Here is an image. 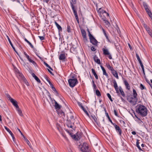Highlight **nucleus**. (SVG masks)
<instances>
[{"mask_svg":"<svg viewBox=\"0 0 152 152\" xmlns=\"http://www.w3.org/2000/svg\"><path fill=\"white\" fill-rule=\"evenodd\" d=\"M11 136H12V139L14 141V140H15V138L14 136V135L13 134H11Z\"/></svg>","mask_w":152,"mask_h":152,"instance_id":"obj_61","label":"nucleus"},{"mask_svg":"<svg viewBox=\"0 0 152 152\" xmlns=\"http://www.w3.org/2000/svg\"><path fill=\"white\" fill-rule=\"evenodd\" d=\"M16 110L20 115L21 116H23V115L22 113L21 110L20 109L19 107L18 108L16 109Z\"/></svg>","mask_w":152,"mask_h":152,"instance_id":"obj_25","label":"nucleus"},{"mask_svg":"<svg viewBox=\"0 0 152 152\" xmlns=\"http://www.w3.org/2000/svg\"><path fill=\"white\" fill-rule=\"evenodd\" d=\"M88 36L90 42L94 45L96 47H98V44L99 43L95 39L94 37L90 33L88 29Z\"/></svg>","mask_w":152,"mask_h":152,"instance_id":"obj_2","label":"nucleus"},{"mask_svg":"<svg viewBox=\"0 0 152 152\" xmlns=\"http://www.w3.org/2000/svg\"><path fill=\"white\" fill-rule=\"evenodd\" d=\"M93 86L94 89H96V86L95 84H94L93 85Z\"/></svg>","mask_w":152,"mask_h":152,"instance_id":"obj_64","label":"nucleus"},{"mask_svg":"<svg viewBox=\"0 0 152 152\" xmlns=\"http://www.w3.org/2000/svg\"><path fill=\"white\" fill-rule=\"evenodd\" d=\"M119 90L120 92L121 93L122 95L124 97L125 96V93H124V91H123V89H122V88H121V87H119Z\"/></svg>","mask_w":152,"mask_h":152,"instance_id":"obj_26","label":"nucleus"},{"mask_svg":"<svg viewBox=\"0 0 152 152\" xmlns=\"http://www.w3.org/2000/svg\"><path fill=\"white\" fill-rule=\"evenodd\" d=\"M6 95L7 97L9 98V99L10 101L11 100V99H13L12 98H11V97L10 96V95L8 94H6Z\"/></svg>","mask_w":152,"mask_h":152,"instance_id":"obj_41","label":"nucleus"},{"mask_svg":"<svg viewBox=\"0 0 152 152\" xmlns=\"http://www.w3.org/2000/svg\"><path fill=\"white\" fill-rule=\"evenodd\" d=\"M44 64L46 66H47L48 67H49H49H50V66L49 65H48V64L46 63V62H45L44 61Z\"/></svg>","mask_w":152,"mask_h":152,"instance_id":"obj_53","label":"nucleus"},{"mask_svg":"<svg viewBox=\"0 0 152 152\" xmlns=\"http://www.w3.org/2000/svg\"><path fill=\"white\" fill-rule=\"evenodd\" d=\"M94 61L98 64H100L101 62L100 60L96 55L94 57Z\"/></svg>","mask_w":152,"mask_h":152,"instance_id":"obj_15","label":"nucleus"},{"mask_svg":"<svg viewBox=\"0 0 152 152\" xmlns=\"http://www.w3.org/2000/svg\"><path fill=\"white\" fill-rule=\"evenodd\" d=\"M65 58V56L64 53L61 54L59 57V59L60 60H63Z\"/></svg>","mask_w":152,"mask_h":152,"instance_id":"obj_21","label":"nucleus"},{"mask_svg":"<svg viewBox=\"0 0 152 152\" xmlns=\"http://www.w3.org/2000/svg\"><path fill=\"white\" fill-rule=\"evenodd\" d=\"M140 88L142 90L146 89L145 87L142 84H140Z\"/></svg>","mask_w":152,"mask_h":152,"instance_id":"obj_40","label":"nucleus"},{"mask_svg":"<svg viewBox=\"0 0 152 152\" xmlns=\"http://www.w3.org/2000/svg\"><path fill=\"white\" fill-rule=\"evenodd\" d=\"M44 2H45L46 3H48V2H49L50 0H42Z\"/></svg>","mask_w":152,"mask_h":152,"instance_id":"obj_60","label":"nucleus"},{"mask_svg":"<svg viewBox=\"0 0 152 152\" xmlns=\"http://www.w3.org/2000/svg\"><path fill=\"white\" fill-rule=\"evenodd\" d=\"M84 112L86 113V114L88 116H89V115L87 112V111L85 110V108L84 107L82 109Z\"/></svg>","mask_w":152,"mask_h":152,"instance_id":"obj_42","label":"nucleus"},{"mask_svg":"<svg viewBox=\"0 0 152 152\" xmlns=\"http://www.w3.org/2000/svg\"><path fill=\"white\" fill-rule=\"evenodd\" d=\"M115 90L116 91V93H119V90H118V87H117V88H115Z\"/></svg>","mask_w":152,"mask_h":152,"instance_id":"obj_56","label":"nucleus"},{"mask_svg":"<svg viewBox=\"0 0 152 152\" xmlns=\"http://www.w3.org/2000/svg\"><path fill=\"white\" fill-rule=\"evenodd\" d=\"M111 72L114 76L115 77H116L118 79L119 78L118 73L115 70H114L112 72Z\"/></svg>","mask_w":152,"mask_h":152,"instance_id":"obj_20","label":"nucleus"},{"mask_svg":"<svg viewBox=\"0 0 152 152\" xmlns=\"http://www.w3.org/2000/svg\"><path fill=\"white\" fill-rule=\"evenodd\" d=\"M123 80H124V84L125 85L126 89H128V90H129L130 88V86L129 85V84L128 83V82H127L126 80L124 78H123Z\"/></svg>","mask_w":152,"mask_h":152,"instance_id":"obj_13","label":"nucleus"},{"mask_svg":"<svg viewBox=\"0 0 152 152\" xmlns=\"http://www.w3.org/2000/svg\"><path fill=\"white\" fill-rule=\"evenodd\" d=\"M52 89V90L54 91L55 92V91H56V90L55 88L53 86H52L51 87H50Z\"/></svg>","mask_w":152,"mask_h":152,"instance_id":"obj_48","label":"nucleus"},{"mask_svg":"<svg viewBox=\"0 0 152 152\" xmlns=\"http://www.w3.org/2000/svg\"><path fill=\"white\" fill-rule=\"evenodd\" d=\"M32 76L34 78L35 80L39 83H40L41 81L39 78L35 75L34 73L31 74Z\"/></svg>","mask_w":152,"mask_h":152,"instance_id":"obj_18","label":"nucleus"},{"mask_svg":"<svg viewBox=\"0 0 152 152\" xmlns=\"http://www.w3.org/2000/svg\"><path fill=\"white\" fill-rule=\"evenodd\" d=\"M127 99L128 102L133 105H135L137 101L138 98L134 97L132 95H130L128 96Z\"/></svg>","mask_w":152,"mask_h":152,"instance_id":"obj_3","label":"nucleus"},{"mask_svg":"<svg viewBox=\"0 0 152 152\" xmlns=\"http://www.w3.org/2000/svg\"><path fill=\"white\" fill-rule=\"evenodd\" d=\"M77 79L75 78L74 77H72V78L68 80V83L69 86L71 87H73L78 83Z\"/></svg>","mask_w":152,"mask_h":152,"instance_id":"obj_4","label":"nucleus"},{"mask_svg":"<svg viewBox=\"0 0 152 152\" xmlns=\"http://www.w3.org/2000/svg\"><path fill=\"white\" fill-rule=\"evenodd\" d=\"M24 40L25 41H26L29 44V45H30V47L31 48H34L33 45L32 44L28 41L26 38H25Z\"/></svg>","mask_w":152,"mask_h":152,"instance_id":"obj_31","label":"nucleus"},{"mask_svg":"<svg viewBox=\"0 0 152 152\" xmlns=\"http://www.w3.org/2000/svg\"><path fill=\"white\" fill-rule=\"evenodd\" d=\"M5 129L9 133V134L11 135V134H12V133L11 132V131L10 130V129L7 128L6 126H4V127Z\"/></svg>","mask_w":152,"mask_h":152,"instance_id":"obj_30","label":"nucleus"},{"mask_svg":"<svg viewBox=\"0 0 152 152\" xmlns=\"http://www.w3.org/2000/svg\"><path fill=\"white\" fill-rule=\"evenodd\" d=\"M81 31L82 37L84 38V39H85L86 40H87V38L86 35V32L85 31L84 29H81Z\"/></svg>","mask_w":152,"mask_h":152,"instance_id":"obj_9","label":"nucleus"},{"mask_svg":"<svg viewBox=\"0 0 152 152\" xmlns=\"http://www.w3.org/2000/svg\"><path fill=\"white\" fill-rule=\"evenodd\" d=\"M133 96H134V97H137V92L136 90L134 89H133Z\"/></svg>","mask_w":152,"mask_h":152,"instance_id":"obj_27","label":"nucleus"},{"mask_svg":"<svg viewBox=\"0 0 152 152\" xmlns=\"http://www.w3.org/2000/svg\"><path fill=\"white\" fill-rule=\"evenodd\" d=\"M74 118V117L73 115H71L70 116V118L72 121H73V120H75V119Z\"/></svg>","mask_w":152,"mask_h":152,"instance_id":"obj_49","label":"nucleus"},{"mask_svg":"<svg viewBox=\"0 0 152 152\" xmlns=\"http://www.w3.org/2000/svg\"><path fill=\"white\" fill-rule=\"evenodd\" d=\"M14 50L15 51V52L17 54L18 56L19 57L20 59L22 61H23V59H22V58H21V57H20V56L19 55V53H18V52H17V51L15 49V48H13Z\"/></svg>","mask_w":152,"mask_h":152,"instance_id":"obj_34","label":"nucleus"},{"mask_svg":"<svg viewBox=\"0 0 152 152\" xmlns=\"http://www.w3.org/2000/svg\"><path fill=\"white\" fill-rule=\"evenodd\" d=\"M136 57L137 58V59L139 62L140 64L142 63V62L140 59V58L139 56L138 55V54L137 53H136Z\"/></svg>","mask_w":152,"mask_h":152,"instance_id":"obj_29","label":"nucleus"},{"mask_svg":"<svg viewBox=\"0 0 152 152\" xmlns=\"http://www.w3.org/2000/svg\"><path fill=\"white\" fill-rule=\"evenodd\" d=\"M136 111L137 113L142 117L146 116L147 114V108L143 105H137L136 109Z\"/></svg>","mask_w":152,"mask_h":152,"instance_id":"obj_1","label":"nucleus"},{"mask_svg":"<svg viewBox=\"0 0 152 152\" xmlns=\"http://www.w3.org/2000/svg\"><path fill=\"white\" fill-rule=\"evenodd\" d=\"M78 105L82 109L84 107L83 106V105L80 102H78L77 103Z\"/></svg>","mask_w":152,"mask_h":152,"instance_id":"obj_45","label":"nucleus"},{"mask_svg":"<svg viewBox=\"0 0 152 152\" xmlns=\"http://www.w3.org/2000/svg\"><path fill=\"white\" fill-rule=\"evenodd\" d=\"M81 150L83 152H90L87 143H83L80 148Z\"/></svg>","mask_w":152,"mask_h":152,"instance_id":"obj_5","label":"nucleus"},{"mask_svg":"<svg viewBox=\"0 0 152 152\" xmlns=\"http://www.w3.org/2000/svg\"><path fill=\"white\" fill-rule=\"evenodd\" d=\"M103 50L104 53L105 55H109L108 57L110 59H111L112 58V57L111 55H110V53L109 52L107 49H104L103 48Z\"/></svg>","mask_w":152,"mask_h":152,"instance_id":"obj_11","label":"nucleus"},{"mask_svg":"<svg viewBox=\"0 0 152 152\" xmlns=\"http://www.w3.org/2000/svg\"><path fill=\"white\" fill-rule=\"evenodd\" d=\"M142 25L145 28V29L148 33L151 30L150 29V28L148 27L146 24L145 23H143L142 24Z\"/></svg>","mask_w":152,"mask_h":152,"instance_id":"obj_17","label":"nucleus"},{"mask_svg":"<svg viewBox=\"0 0 152 152\" xmlns=\"http://www.w3.org/2000/svg\"><path fill=\"white\" fill-rule=\"evenodd\" d=\"M55 109L57 110H59L60 109L61 107V106L59 105L57 102L55 101Z\"/></svg>","mask_w":152,"mask_h":152,"instance_id":"obj_14","label":"nucleus"},{"mask_svg":"<svg viewBox=\"0 0 152 152\" xmlns=\"http://www.w3.org/2000/svg\"><path fill=\"white\" fill-rule=\"evenodd\" d=\"M107 67L111 71V72L114 70L113 68L110 66V65H108L107 66Z\"/></svg>","mask_w":152,"mask_h":152,"instance_id":"obj_33","label":"nucleus"},{"mask_svg":"<svg viewBox=\"0 0 152 152\" xmlns=\"http://www.w3.org/2000/svg\"><path fill=\"white\" fill-rule=\"evenodd\" d=\"M94 76H95L96 79H98V76L96 74V73L95 74H94Z\"/></svg>","mask_w":152,"mask_h":152,"instance_id":"obj_52","label":"nucleus"},{"mask_svg":"<svg viewBox=\"0 0 152 152\" xmlns=\"http://www.w3.org/2000/svg\"><path fill=\"white\" fill-rule=\"evenodd\" d=\"M105 23H106V24L107 25H108V26H109V25H110V23H109V22L107 20H106L105 21Z\"/></svg>","mask_w":152,"mask_h":152,"instance_id":"obj_57","label":"nucleus"},{"mask_svg":"<svg viewBox=\"0 0 152 152\" xmlns=\"http://www.w3.org/2000/svg\"><path fill=\"white\" fill-rule=\"evenodd\" d=\"M148 33L152 38V30H151Z\"/></svg>","mask_w":152,"mask_h":152,"instance_id":"obj_55","label":"nucleus"},{"mask_svg":"<svg viewBox=\"0 0 152 152\" xmlns=\"http://www.w3.org/2000/svg\"><path fill=\"white\" fill-rule=\"evenodd\" d=\"M91 116L95 122H97V120L95 115H91Z\"/></svg>","mask_w":152,"mask_h":152,"instance_id":"obj_37","label":"nucleus"},{"mask_svg":"<svg viewBox=\"0 0 152 152\" xmlns=\"http://www.w3.org/2000/svg\"><path fill=\"white\" fill-rule=\"evenodd\" d=\"M29 61L30 62L32 63L34 65H36V63L34 61H33V60H31V59L29 60Z\"/></svg>","mask_w":152,"mask_h":152,"instance_id":"obj_43","label":"nucleus"},{"mask_svg":"<svg viewBox=\"0 0 152 152\" xmlns=\"http://www.w3.org/2000/svg\"><path fill=\"white\" fill-rule=\"evenodd\" d=\"M98 12H99L100 13H105L107 15V16H109V14L107 12L105 11H104L103 10V9H102V8H100L99 9V10H98Z\"/></svg>","mask_w":152,"mask_h":152,"instance_id":"obj_22","label":"nucleus"},{"mask_svg":"<svg viewBox=\"0 0 152 152\" xmlns=\"http://www.w3.org/2000/svg\"><path fill=\"white\" fill-rule=\"evenodd\" d=\"M55 23L58 29L59 32V33L60 31H61L62 30V29L61 27L56 21L55 22Z\"/></svg>","mask_w":152,"mask_h":152,"instance_id":"obj_19","label":"nucleus"},{"mask_svg":"<svg viewBox=\"0 0 152 152\" xmlns=\"http://www.w3.org/2000/svg\"><path fill=\"white\" fill-rule=\"evenodd\" d=\"M18 74H17V75L19 76V77L22 79V80H23L24 78H25L23 76V75L22 73H21L20 72L18 71Z\"/></svg>","mask_w":152,"mask_h":152,"instance_id":"obj_23","label":"nucleus"},{"mask_svg":"<svg viewBox=\"0 0 152 152\" xmlns=\"http://www.w3.org/2000/svg\"><path fill=\"white\" fill-rule=\"evenodd\" d=\"M76 19L78 18L77 13L74 14Z\"/></svg>","mask_w":152,"mask_h":152,"instance_id":"obj_63","label":"nucleus"},{"mask_svg":"<svg viewBox=\"0 0 152 152\" xmlns=\"http://www.w3.org/2000/svg\"><path fill=\"white\" fill-rule=\"evenodd\" d=\"M101 28L102 29L103 33L106 32L104 29L102 27V26H101Z\"/></svg>","mask_w":152,"mask_h":152,"instance_id":"obj_62","label":"nucleus"},{"mask_svg":"<svg viewBox=\"0 0 152 152\" xmlns=\"http://www.w3.org/2000/svg\"><path fill=\"white\" fill-rule=\"evenodd\" d=\"M114 113L115 115L118 116V114L116 111L115 110L114 111Z\"/></svg>","mask_w":152,"mask_h":152,"instance_id":"obj_54","label":"nucleus"},{"mask_svg":"<svg viewBox=\"0 0 152 152\" xmlns=\"http://www.w3.org/2000/svg\"><path fill=\"white\" fill-rule=\"evenodd\" d=\"M114 84V88H117L118 87L117 83L115 80H114L113 82Z\"/></svg>","mask_w":152,"mask_h":152,"instance_id":"obj_35","label":"nucleus"},{"mask_svg":"<svg viewBox=\"0 0 152 152\" xmlns=\"http://www.w3.org/2000/svg\"><path fill=\"white\" fill-rule=\"evenodd\" d=\"M18 130V131L20 133L21 135H22V136L23 137L24 140L27 143V144L31 148L32 146L31 145L30 142L28 140L26 137L23 135L22 133L20 131V130L17 128Z\"/></svg>","mask_w":152,"mask_h":152,"instance_id":"obj_7","label":"nucleus"},{"mask_svg":"<svg viewBox=\"0 0 152 152\" xmlns=\"http://www.w3.org/2000/svg\"><path fill=\"white\" fill-rule=\"evenodd\" d=\"M91 70H92V72L93 73V75L96 73V72L94 69H91Z\"/></svg>","mask_w":152,"mask_h":152,"instance_id":"obj_58","label":"nucleus"},{"mask_svg":"<svg viewBox=\"0 0 152 152\" xmlns=\"http://www.w3.org/2000/svg\"><path fill=\"white\" fill-rule=\"evenodd\" d=\"M8 37V41L10 43V45H11V46L12 47V48H14L13 46V45L12 43V42H11V41L10 40V38L8 37Z\"/></svg>","mask_w":152,"mask_h":152,"instance_id":"obj_44","label":"nucleus"},{"mask_svg":"<svg viewBox=\"0 0 152 152\" xmlns=\"http://www.w3.org/2000/svg\"><path fill=\"white\" fill-rule=\"evenodd\" d=\"M24 55L27 58V59H28V60L29 61L30 58L29 56L25 52H24Z\"/></svg>","mask_w":152,"mask_h":152,"instance_id":"obj_39","label":"nucleus"},{"mask_svg":"<svg viewBox=\"0 0 152 152\" xmlns=\"http://www.w3.org/2000/svg\"><path fill=\"white\" fill-rule=\"evenodd\" d=\"M143 5L146 11V12L147 13L148 15L149 16L150 15H151L152 14V13L151 11L149 10V8H148V6L145 2H144L143 3Z\"/></svg>","mask_w":152,"mask_h":152,"instance_id":"obj_6","label":"nucleus"},{"mask_svg":"<svg viewBox=\"0 0 152 152\" xmlns=\"http://www.w3.org/2000/svg\"><path fill=\"white\" fill-rule=\"evenodd\" d=\"M137 146V147L140 150V151H142V149L141 148H140V147L139 145H137L136 146Z\"/></svg>","mask_w":152,"mask_h":152,"instance_id":"obj_59","label":"nucleus"},{"mask_svg":"<svg viewBox=\"0 0 152 152\" xmlns=\"http://www.w3.org/2000/svg\"><path fill=\"white\" fill-rule=\"evenodd\" d=\"M113 125L114 126L116 130L119 132V135H121V130L120 128L115 124H114V125Z\"/></svg>","mask_w":152,"mask_h":152,"instance_id":"obj_12","label":"nucleus"},{"mask_svg":"<svg viewBox=\"0 0 152 152\" xmlns=\"http://www.w3.org/2000/svg\"><path fill=\"white\" fill-rule=\"evenodd\" d=\"M72 120L71 121L70 120L68 119L67 120L66 125L68 127L70 128H72L73 126L72 125H74L75 124V122H73L72 123Z\"/></svg>","mask_w":152,"mask_h":152,"instance_id":"obj_8","label":"nucleus"},{"mask_svg":"<svg viewBox=\"0 0 152 152\" xmlns=\"http://www.w3.org/2000/svg\"><path fill=\"white\" fill-rule=\"evenodd\" d=\"M106 115L108 119L109 120V121L112 123V124H113V125H114V124L113 122L111 120L110 118V117L108 113H106Z\"/></svg>","mask_w":152,"mask_h":152,"instance_id":"obj_28","label":"nucleus"},{"mask_svg":"<svg viewBox=\"0 0 152 152\" xmlns=\"http://www.w3.org/2000/svg\"><path fill=\"white\" fill-rule=\"evenodd\" d=\"M59 114H60L62 116H64V113L63 111H61L60 113H58Z\"/></svg>","mask_w":152,"mask_h":152,"instance_id":"obj_50","label":"nucleus"},{"mask_svg":"<svg viewBox=\"0 0 152 152\" xmlns=\"http://www.w3.org/2000/svg\"><path fill=\"white\" fill-rule=\"evenodd\" d=\"M38 37L41 40H42L45 39V37L44 36H38Z\"/></svg>","mask_w":152,"mask_h":152,"instance_id":"obj_46","label":"nucleus"},{"mask_svg":"<svg viewBox=\"0 0 152 152\" xmlns=\"http://www.w3.org/2000/svg\"><path fill=\"white\" fill-rule=\"evenodd\" d=\"M96 94L98 96H101V93L98 90H96Z\"/></svg>","mask_w":152,"mask_h":152,"instance_id":"obj_32","label":"nucleus"},{"mask_svg":"<svg viewBox=\"0 0 152 152\" xmlns=\"http://www.w3.org/2000/svg\"><path fill=\"white\" fill-rule=\"evenodd\" d=\"M72 2H71L72 4H75L76 3V0H72Z\"/></svg>","mask_w":152,"mask_h":152,"instance_id":"obj_51","label":"nucleus"},{"mask_svg":"<svg viewBox=\"0 0 152 152\" xmlns=\"http://www.w3.org/2000/svg\"><path fill=\"white\" fill-rule=\"evenodd\" d=\"M10 102L12 103V104L16 107V109L18 108L19 107L18 105L17 102L13 99H11Z\"/></svg>","mask_w":152,"mask_h":152,"instance_id":"obj_10","label":"nucleus"},{"mask_svg":"<svg viewBox=\"0 0 152 152\" xmlns=\"http://www.w3.org/2000/svg\"><path fill=\"white\" fill-rule=\"evenodd\" d=\"M107 95L108 97V98L110 100V101L111 102H113V100L112 99L111 96L110 95V94H109V93H107Z\"/></svg>","mask_w":152,"mask_h":152,"instance_id":"obj_38","label":"nucleus"},{"mask_svg":"<svg viewBox=\"0 0 152 152\" xmlns=\"http://www.w3.org/2000/svg\"><path fill=\"white\" fill-rule=\"evenodd\" d=\"M70 4H71V7H72V10H73L74 14L77 13V12L76 10L75 9L73 5L72 4L71 2Z\"/></svg>","mask_w":152,"mask_h":152,"instance_id":"obj_24","label":"nucleus"},{"mask_svg":"<svg viewBox=\"0 0 152 152\" xmlns=\"http://www.w3.org/2000/svg\"><path fill=\"white\" fill-rule=\"evenodd\" d=\"M101 67L103 71V75H105L107 77H108V75L105 69L102 66H101Z\"/></svg>","mask_w":152,"mask_h":152,"instance_id":"obj_16","label":"nucleus"},{"mask_svg":"<svg viewBox=\"0 0 152 152\" xmlns=\"http://www.w3.org/2000/svg\"><path fill=\"white\" fill-rule=\"evenodd\" d=\"M67 31L68 33L71 32V29H70V26L69 25H68L67 27Z\"/></svg>","mask_w":152,"mask_h":152,"instance_id":"obj_36","label":"nucleus"},{"mask_svg":"<svg viewBox=\"0 0 152 152\" xmlns=\"http://www.w3.org/2000/svg\"><path fill=\"white\" fill-rule=\"evenodd\" d=\"M23 80V81L24 82L25 84L27 85H28V83L27 82V80L25 78H24V79Z\"/></svg>","mask_w":152,"mask_h":152,"instance_id":"obj_47","label":"nucleus"}]
</instances>
